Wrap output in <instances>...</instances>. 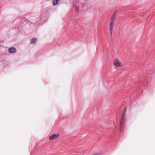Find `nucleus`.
<instances>
[{
    "mask_svg": "<svg viewBox=\"0 0 155 155\" xmlns=\"http://www.w3.org/2000/svg\"><path fill=\"white\" fill-rule=\"evenodd\" d=\"M8 51L10 53H14L16 51V49L14 47L10 48L8 49Z\"/></svg>",
    "mask_w": 155,
    "mask_h": 155,
    "instance_id": "nucleus-6",
    "label": "nucleus"
},
{
    "mask_svg": "<svg viewBox=\"0 0 155 155\" xmlns=\"http://www.w3.org/2000/svg\"><path fill=\"white\" fill-rule=\"evenodd\" d=\"M76 9H77V10H78V7H77V8H76Z\"/></svg>",
    "mask_w": 155,
    "mask_h": 155,
    "instance_id": "nucleus-10",
    "label": "nucleus"
},
{
    "mask_svg": "<svg viewBox=\"0 0 155 155\" xmlns=\"http://www.w3.org/2000/svg\"><path fill=\"white\" fill-rule=\"evenodd\" d=\"M116 13H114L111 17L109 23V30L110 35H112L113 32V27L114 25V21H115Z\"/></svg>",
    "mask_w": 155,
    "mask_h": 155,
    "instance_id": "nucleus-1",
    "label": "nucleus"
},
{
    "mask_svg": "<svg viewBox=\"0 0 155 155\" xmlns=\"http://www.w3.org/2000/svg\"><path fill=\"white\" fill-rule=\"evenodd\" d=\"M113 65L116 69H119L122 66L120 61L117 58L114 59L113 61Z\"/></svg>",
    "mask_w": 155,
    "mask_h": 155,
    "instance_id": "nucleus-2",
    "label": "nucleus"
},
{
    "mask_svg": "<svg viewBox=\"0 0 155 155\" xmlns=\"http://www.w3.org/2000/svg\"><path fill=\"white\" fill-rule=\"evenodd\" d=\"M82 10H85L87 9V7L86 6V5L84 4H83L82 5Z\"/></svg>",
    "mask_w": 155,
    "mask_h": 155,
    "instance_id": "nucleus-7",
    "label": "nucleus"
},
{
    "mask_svg": "<svg viewBox=\"0 0 155 155\" xmlns=\"http://www.w3.org/2000/svg\"><path fill=\"white\" fill-rule=\"evenodd\" d=\"M125 120V118H121L120 124V132L122 130L124 126V121Z\"/></svg>",
    "mask_w": 155,
    "mask_h": 155,
    "instance_id": "nucleus-3",
    "label": "nucleus"
},
{
    "mask_svg": "<svg viewBox=\"0 0 155 155\" xmlns=\"http://www.w3.org/2000/svg\"><path fill=\"white\" fill-rule=\"evenodd\" d=\"M58 2V0H53V5H56Z\"/></svg>",
    "mask_w": 155,
    "mask_h": 155,
    "instance_id": "nucleus-9",
    "label": "nucleus"
},
{
    "mask_svg": "<svg viewBox=\"0 0 155 155\" xmlns=\"http://www.w3.org/2000/svg\"><path fill=\"white\" fill-rule=\"evenodd\" d=\"M59 136L58 134H53L49 137V139L50 140H52L58 138Z\"/></svg>",
    "mask_w": 155,
    "mask_h": 155,
    "instance_id": "nucleus-4",
    "label": "nucleus"
},
{
    "mask_svg": "<svg viewBox=\"0 0 155 155\" xmlns=\"http://www.w3.org/2000/svg\"><path fill=\"white\" fill-rule=\"evenodd\" d=\"M127 109V107H125L124 109L121 116V118H125L126 113Z\"/></svg>",
    "mask_w": 155,
    "mask_h": 155,
    "instance_id": "nucleus-5",
    "label": "nucleus"
},
{
    "mask_svg": "<svg viewBox=\"0 0 155 155\" xmlns=\"http://www.w3.org/2000/svg\"><path fill=\"white\" fill-rule=\"evenodd\" d=\"M37 41V39L35 38H33L31 41V43L32 44L35 43Z\"/></svg>",
    "mask_w": 155,
    "mask_h": 155,
    "instance_id": "nucleus-8",
    "label": "nucleus"
}]
</instances>
